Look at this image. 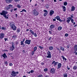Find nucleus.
Masks as SVG:
<instances>
[{
	"mask_svg": "<svg viewBox=\"0 0 77 77\" xmlns=\"http://www.w3.org/2000/svg\"><path fill=\"white\" fill-rule=\"evenodd\" d=\"M17 16H18V15L17 14H15V16L16 18H17Z\"/></svg>",
	"mask_w": 77,
	"mask_h": 77,
	"instance_id": "338daca9",
	"label": "nucleus"
},
{
	"mask_svg": "<svg viewBox=\"0 0 77 77\" xmlns=\"http://www.w3.org/2000/svg\"><path fill=\"white\" fill-rule=\"evenodd\" d=\"M63 5L64 6H66L68 5V3L66 2H65L64 3Z\"/></svg>",
	"mask_w": 77,
	"mask_h": 77,
	"instance_id": "f704fd0d",
	"label": "nucleus"
},
{
	"mask_svg": "<svg viewBox=\"0 0 77 77\" xmlns=\"http://www.w3.org/2000/svg\"><path fill=\"white\" fill-rule=\"evenodd\" d=\"M61 57H62L63 58V59L64 60L65 58V57H64L63 56V55L61 56Z\"/></svg>",
	"mask_w": 77,
	"mask_h": 77,
	"instance_id": "3c124183",
	"label": "nucleus"
},
{
	"mask_svg": "<svg viewBox=\"0 0 77 77\" xmlns=\"http://www.w3.org/2000/svg\"><path fill=\"white\" fill-rule=\"evenodd\" d=\"M8 11L4 10L2 11V12L0 13V14L1 15H3L5 19H7L9 18V17L6 15V14H8Z\"/></svg>",
	"mask_w": 77,
	"mask_h": 77,
	"instance_id": "f257e3e1",
	"label": "nucleus"
},
{
	"mask_svg": "<svg viewBox=\"0 0 77 77\" xmlns=\"http://www.w3.org/2000/svg\"><path fill=\"white\" fill-rule=\"evenodd\" d=\"M75 55H77V52H75Z\"/></svg>",
	"mask_w": 77,
	"mask_h": 77,
	"instance_id": "774afa93",
	"label": "nucleus"
},
{
	"mask_svg": "<svg viewBox=\"0 0 77 77\" xmlns=\"http://www.w3.org/2000/svg\"><path fill=\"white\" fill-rule=\"evenodd\" d=\"M6 2L7 3H10L12 2V0H7Z\"/></svg>",
	"mask_w": 77,
	"mask_h": 77,
	"instance_id": "dca6fc26",
	"label": "nucleus"
},
{
	"mask_svg": "<svg viewBox=\"0 0 77 77\" xmlns=\"http://www.w3.org/2000/svg\"><path fill=\"white\" fill-rule=\"evenodd\" d=\"M1 29H2V30H4V29H5V27H2L1 28Z\"/></svg>",
	"mask_w": 77,
	"mask_h": 77,
	"instance_id": "6e6d98bb",
	"label": "nucleus"
},
{
	"mask_svg": "<svg viewBox=\"0 0 77 77\" xmlns=\"http://www.w3.org/2000/svg\"><path fill=\"white\" fill-rule=\"evenodd\" d=\"M34 36H35V37H36V36H37V34H36V33H34Z\"/></svg>",
	"mask_w": 77,
	"mask_h": 77,
	"instance_id": "c03bdc74",
	"label": "nucleus"
},
{
	"mask_svg": "<svg viewBox=\"0 0 77 77\" xmlns=\"http://www.w3.org/2000/svg\"><path fill=\"white\" fill-rule=\"evenodd\" d=\"M51 37H50V38H49L48 39V40H49V41H50L51 39Z\"/></svg>",
	"mask_w": 77,
	"mask_h": 77,
	"instance_id": "680f3d73",
	"label": "nucleus"
},
{
	"mask_svg": "<svg viewBox=\"0 0 77 77\" xmlns=\"http://www.w3.org/2000/svg\"><path fill=\"white\" fill-rule=\"evenodd\" d=\"M49 32L50 34H52V33L51 32V31H49Z\"/></svg>",
	"mask_w": 77,
	"mask_h": 77,
	"instance_id": "bf43d9fd",
	"label": "nucleus"
},
{
	"mask_svg": "<svg viewBox=\"0 0 77 77\" xmlns=\"http://www.w3.org/2000/svg\"><path fill=\"white\" fill-rule=\"evenodd\" d=\"M31 42V40H26L25 42V44H28V45H30V42Z\"/></svg>",
	"mask_w": 77,
	"mask_h": 77,
	"instance_id": "6e6552de",
	"label": "nucleus"
},
{
	"mask_svg": "<svg viewBox=\"0 0 77 77\" xmlns=\"http://www.w3.org/2000/svg\"><path fill=\"white\" fill-rule=\"evenodd\" d=\"M43 77V75H39L38 76V77Z\"/></svg>",
	"mask_w": 77,
	"mask_h": 77,
	"instance_id": "ea45409f",
	"label": "nucleus"
},
{
	"mask_svg": "<svg viewBox=\"0 0 77 77\" xmlns=\"http://www.w3.org/2000/svg\"><path fill=\"white\" fill-rule=\"evenodd\" d=\"M43 11L44 12H48V11H47L46 10H44Z\"/></svg>",
	"mask_w": 77,
	"mask_h": 77,
	"instance_id": "5fc2aeb1",
	"label": "nucleus"
},
{
	"mask_svg": "<svg viewBox=\"0 0 77 77\" xmlns=\"http://www.w3.org/2000/svg\"><path fill=\"white\" fill-rule=\"evenodd\" d=\"M77 67L75 66H74L73 67V69L75 70V69H77Z\"/></svg>",
	"mask_w": 77,
	"mask_h": 77,
	"instance_id": "2f4dec72",
	"label": "nucleus"
},
{
	"mask_svg": "<svg viewBox=\"0 0 77 77\" xmlns=\"http://www.w3.org/2000/svg\"><path fill=\"white\" fill-rule=\"evenodd\" d=\"M41 65H44V63H43V62L42 63H41Z\"/></svg>",
	"mask_w": 77,
	"mask_h": 77,
	"instance_id": "13d9d810",
	"label": "nucleus"
},
{
	"mask_svg": "<svg viewBox=\"0 0 77 77\" xmlns=\"http://www.w3.org/2000/svg\"><path fill=\"white\" fill-rule=\"evenodd\" d=\"M10 26L11 28L13 30H16V29H17V27L15 26V24H12Z\"/></svg>",
	"mask_w": 77,
	"mask_h": 77,
	"instance_id": "7ed1b4c3",
	"label": "nucleus"
},
{
	"mask_svg": "<svg viewBox=\"0 0 77 77\" xmlns=\"http://www.w3.org/2000/svg\"><path fill=\"white\" fill-rule=\"evenodd\" d=\"M62 66V64L60 63H58L57 65V69H60L61 68Z\"/></svg>",
	"mask_w": 77,
	"mask_h": 77,
	"instance_id": "9b49d317",
	"label": "nucleus"
},
{
	"mask_svg": "<svg viewBox=\"0 0 77 77\" xmlns=\"http://www.w3.org/2000/svg\"><path fill=\"white\" fill-rule=\"evenodd\" d=\"M48 56L46 57L48 58H51V52L49 51H48V53H47Z\"/></svg>",
	"mask_w": 77,
	"mask_h": 77,
	"instance_id": "0eeeda50",
	"label": "nucleus"
},
{
	"mask_svg": "<svg viewBox=\"0 0 77 77\" xmlns=\"http://www.w3.org/2000/svg\"><path fill=\"white\" fill-rule=\"evenodd\" d=\"M53 48L52 46H50L49 48V49L50 50H53Z\"/></svg>",
	"mask_w": 77,
	"mask_h": 77,
	"instance_id": "4be33fe9",
	"label": "nucleus"
},
{
	"mask_svg": "<svg viewBox=\"0 0 77 77\" xmlns=\"http://www.w3.org/2000/svg\"><path fill=\"white\" fill-rule=\"evenodd\" d=\"M11 8H14V6L11 5H8V9H9Z\"/></svg>",
	"mask_w": 77,
	"mask_h": 77,
	"instance_id": "ddd939ff",
	"label": "nucleus"
},
{
	"mask_svg": "<svg viewBox=\"0 0 77 77\" xmlns=\"http://www.w3.org/2000/svg\"><path fill=\"white\" fill-rule=\"evenodd\" d=\"M74 49L75 51H77V45H75V46Z\"/></svg>",
	"mask_w": 77,
	"mask_h": 77,
	"instance_id": "aec40b11",
	"label": "nucleus"
},
{
	"mask_svg": "<svg viewBox=\"0 0 77 77\" xmlns=\"http://www.w3.org/2000/svg\"><path fill=\"white\" fill-rule=\"evenodd\" d=\"M16 10H17V8H14V11H16Z\"/></svg>",
	"mask_w": 77,
	"mask_h": 77,
	"instance_id": "69168bd1",
	"label": "nucleus"
},
{
	"mask_svg": "<svg viewBox=\"0 0 77 77\" xmlns=\"http://www.w3.org/2000/svg\"><path fill=\"white\" fill-rule=\"evenodd\" d=\"M67 20H66V22L67 24H69V22H70V19L68 17L67 18Z\"/></svg>",
	"mask_w": 77,
	"mask_h": 77,
	"instance_id": "f3484780",
	"label": "nucleus"
},
{
	"mask_svg": "<svg viewBox=\"0 0 77 77\" xmlns=\"http://www.w3.org/2000/svg\"><path fill=\"white\" fill-rule=\"evenodd\" d=\"M18 41H17L15 42V44L16 45H17L18 44Z\"/></svg>",
	"mask_w": 77,
	"mask_h": 77,
	"instance_id": "de8ad7c7",
	"label": "nucleus"
},
{
	"mask_svg": "<svg viewBox=\"0 0 77 77\" xmlns=\"http://www.w3.org/2000/svg\"><path fill=\"white\" fill-rule=\"evenodd\" d=\"M32 13L35 16H37V15H38L39 14V13L35 11H33Z\"/></svg>",
	"mask_w": 77,
	"mask_h": 77,
	"instance_id": "20e7f679",
	"label": "nucleus"
},
{
	"mask_svg": "<svg viewBox=\"0 0 77 77\" xmlns=\"http://www.w3.org/2000/svg\"><path fill=\"white\" fill-rule=\"evenodd\" d=\"M60 50H62V51H63L64 50V48L62 47V46L60 47Z\"/></svg>",
	"mask_w": 77,
	"mask_h": 77,
	"instance_id": "b1692460",
	"label": "nucleus"
},
{
	"mask_svg": "<svg viewBox=\"0 0 77 77\" xmlns=\"http://www.w3.org/2000/svg\"><path fill=\"white\" fill-rule=\"evenodd\" d=\"M62 8H63V12H65L66 11V7L65 6H62Z\"/></svg>",
	"mask_w": 77,
	"mask_h": 77,
	"instance_id": "a211bd4d",
	"label": "nucleus"
},
{
	"mask_svg": "<svg viewBox=\"0 0 77 77\" xmlns=\"http://www.w3.org/2000/svg\"><path fill=\"white\" fill-rule=\"evenodd\" d=\"M37 49V47H35L34 48V51H35Z\"/></svg>",
	"mask_w": 77,
	"mask_h": 77,
	"instance_id": "473e14b6",
	"label": "nucleus"
},
{
	"mask_svg": "<svg viewBox=\"0 0 77 77\" xmlns=\"http://www.w3.org/2000/svg\"><path fill=\"white\" fill-rule=\"evenodd\" d=\"M20 32V28H18L17 29V33H19Z\"/></svg>",
	"mask_w": 77,
	"mask_h": 77,
	"instance_id": "bb28decb",
	"label": "nucleus"
},
{
	"mask_svg": "<svg viewBox=\"0 0 77 77\" xmlns=\"http://www.w3.org/2000/svg\"><path fill=\"white\" fill-rule=\"evenodd\" d=\"M17 6L18 8H21V6L20 5H17Z\"/></svg>",
	"mask_w": 77,
	"mask_h": 77,
	"instance_id": "a19ab883",
	"label": "nucleus"
},
{
	"mask_svg": "<svg viewBox=\"0 0 77 77\" xmlns=\"http://www.w3.org/2000/svg\"><path fill=\"white\" fill-rule=\"evenodd\" d=\"M49 6V5H46V8L47 9H48V8Z\"/></svg>",
	"mask_w": 77,
	"mask_h": 77,
	"instance_id": "79ce46f5",
	"label": "nucleus"
},
{
	"mask_svg": "<svg viewBox=\"0 0 77 77\" xmlns=\"http://www.w3.org/2000/svg\"><path fill=\"white\" fill-rule=\"evenodd\" d=\"M63 77H67V75H68L66 73H65L63 75Z\"/></svg>",
	"mask_w": 77,
	"mask_h": 77,
	"instance_id": "7c9ffc66",
	"label": "nucleus"
},
{
	"mask_svg": "<svg viewBox=\"0 0 77 77\" xmlns=\"http://www.w3.org/2000/svg\"><path fill=\"white\" fill-rule=\"evenodd\" d=\"M70 20H71L72 23H74V20H73V19H71Z\"/></svg>",
	"mask_w": 77,
	"mask_h": 77,
	"instance_id": "58836bf2",
	"label": "nucleus"
},
{
	"mask_svg": "<svg viewBox=\"0 0 77 77\" xmlns=\"http://www.w3.org/2000/svg\"><path fill=\"white\" fill-rule=\"evenodd\" d=\"M34 54V51H32V52L31 54L32 56H33V54Z\"/></svg>",
	"mask_w": 77,
	"mask_h": 77,
	"instance_id": "a18cd8bd",
	"label": "nucleus"
},
{
	"mask_svg": "<svg viewBox=\"0 0 77 77\" xmlns=\"http://www.w3.org/2000/svg\"><path fill=\"white\" fill-rule=\"evenodd\" d=\"M75 8L74 6H72L71 8V11H75Z\"/></svg>",
	"mask_w": 77,
	"mask_h": 77,
	"instance_id": "2eb2a0df",
	"label": "nucleus"
},
{
	"mask_svg": "<svg viewBox=\"0 0 77 77\" xmlns=\"http://www.w3.org/2000/svg\"><path fill=\"white\" fill-rule=\"evenodd\" d=\"M5 64V65L6 66H8V62L7 61L4 62Z\"/></svg>",
	"mask_w": 77,
	"mask_h": 77,
	"instance_id": "72a5a7b5",
	"label": "nucleus"
},
{
	"mask_svg": "<svg viewBox=\"0 0 77 77\" xmlns=\"http://www.w3.org/2000/svg\"><path fill=\"white\" fill-rule=\"evenodd\" d=\"M67 69H68V70H69L70 69V68H68V66H67Z\"/></svg>",
	"mask_w": 77,
	"mask_h": 77,
	"instance_id": "4d7b16f0",
	"label": "nucleus"
},
{
	"mask_svg": "<svg viewBox=\"0 0 77 77\" xmlns=\"http://www.w3.org/2000/svg\"><path fill=\"white\" fill-rule=\"evenodd\" d=\"M44 71L45 72H46V71H48V69H47V68H45L44 69Z\"/></svg>",
	"mask_w": 77,
	"mask_h": 77,
	"instance_id": "e433bc0d",
	"label": "nucleus"
},
{
	"mask_svg": "<svg viewBox=\"0 0 77 77\" xmlns=\"http://www.w3.org/2000/svg\"><path fill=\"white\" fill-rule=\"evenodd\" d=\"M18 72H15L14 71H13L12 72V73L11 74V75H12V77H15V76H17V74H18Z\"/></svg>",
	"mask_w": 77,
	"mask_h": 77,
	"instance_id": "f03ea898",
	"label": "nucleus"
},
{
	"mask_svg": "<svg viewBox=\"0 0 77 77\" xmlns=\"http://www.w3.org/2000/svg\"><path fill=\"white\" fill-rule=\"evenodd\" d=\"M58 20L60 22H62L63 21V20H62L61 19H60Z\"/></svg>",
	"mask_w": 77,
	"mask_h": 77,
	"instance_id": "49530a36",
	"label": "nucleus"
},
{
	"mask_svg": "<svg viewBox=\"0 0 77 77\" xmlns=\"http://www.w3.org/2000/svg\"><path fill=\"white\" fill-rule=\"evenodd\" d=\"M12 45L10 49V50L11 51H13L15 49V47L14 46V42H12Z\"/></svg>",
	"mask_w": 77,
	"mask_h": 77,
	"instance_id": "39448f33",
	"label": "nucleus"
},
{
	"mask_svg": "<svg viewBox=\"0 0 77 77\" xmlns=\"http://www.w3.org/2000/svg\"><path fill=\"white\" fill-rule=\"evenodd\" d=\"M5 36V34L3 33H1L0 34V39H2L3 38V37Z\"/></svg>",
	"mask_w": 77,
	"mask_h": 77,
	"instance_id": "9d476101",
	"label": "nucleus"
},
{
	"mask_svg": "<svg viewBox=\"0 0 77 77\" xmlns=\"http://www.w3.org/2000/svg\"><path fill=\"white\" fill-rule=\"evenodd\" d=\"M56 19H57V20H59L60 19V17L59 16H57L56 17H55Z\"/></svg>",
	"mask_w": 77,
	"mask_h": 77,
	"instance_id": "412c9836",
	"label": "nucleus"
},
{
	"mask_svg": "<svg viewBox=\"0 0 77 77\" xmlns=\"http://www.w3.org/2000/svg\"><path fill=\"white\" fill-rule=\"evenodd\" d=\"M4 39L5 40V42H6V41H7V40H8V38H5Z\"/></svg>",
	"mask_w": 77,
	"mask_h": 77,
	"instance_id": "603ef678",
	"label": "nucleus"
},
{
	"mask_svg": "<svg viewBox=\"0 0 77 77\" xmlns=\"http://www.w3.org/2000/svg\"><path fill=\"white\" fill-rule=\"evenodd\" d=\"M57 63H59V62H56L55 61H53L52 62V65H53V64H54V66H56V65L57 64Z\"/></svg>",
	"mask_w": 77,
	"mask_h": 77,
	"instance_id": "1a4fd4ad",
	"label": "nucleus"
},
{
	"mask_svg": "<svg viewBox=\"0 0 77 77\" xmlns=\"http://www.w3.org/2000/svg\"><path fill=\"white\" fill-rule=\"evenodd\" d=\"M62 28L61 26H59L58 28V30H61L62 29Z\"/></svg>",
	"mask_w": 77,
	"mask_h": 77,
	"instance_id": "cd10ccee",
	"label": "nucleus"
},
{
	"mask_svg": "<svg viewBox=\"0 0 77 77\" xmlns=\"http://www.w3.org/2000/svg\"><path fill=\"white\" fill-rule=\"evenodd\" d=\"M12 38L13 39L14 38L15 39V38H17V36H16L15 35H14L12 36Z\"/></svg>",
	"mask_w": 77,
	"mask_h": 77,
	"instance_id": "c9c22d12",
	"label": "nucleus"
},
{
	"mask_svg": "<svg viewBox=\"0 0 77 77\" xmlns=\"http://www.w3.org/2000/svg\"><path fill=\"white\" fill-rule=\"evenodd\" d=\"M65 36H66V37L68 36V34L66 33L65 34Z\"/></svg>",
	"mask_w": 77,
	"mask_h": 77,
	"instance_id": "8fccbe9b",
	"label": "nucleus"
},
{
	"mask_svg": "<svg viewBox=\"0 0 77 77\" xmlns=\"http://www.w3.org/2000/svg\"><path fill=\"white\" fill-rule=\"evenodd\" d=\"M6 54L5 53H4L2 55V56L4 58V59H5V58H7V55H6Z\"/></svg>",
	"mask_w": 77,
	"mask_h": 77,
	"instance_id": "4468645a",
	"label": "nucleus"
},
{
	"mask_svg": "<svg viewBox=\"0 0 77 77\" xmlns=\"http://www.w3.org/2000/svg\"><path fill=\"white\" fill-rule=\"evenodd\" d=\"M54 14V11L53 10H50V11L49 15H50V16H52L53 15V14Z\"/></svg>",
	"mask_w": 77,
	"mask_h": 77,
	"instance_id": "f8f14e48",
	"label": "nucleus"
},
{
	"mask_svg": "<svg viewBox=\"0 0 77 77\" xmlns=\"http://www.w3.org/2000/svg\"><path fill=\"white\" fill-rule=\"evenodd\" d=\"M54 27V25L53 24H52L50 26V28L51 29H53Z\"/></svg>",
	"mask_w": 77,
	"mask_h": 77,
	"instance_id": "6ab92c4d",
	"label": "nucleus"
},
{
	"mask_svg": "<svg viewBox=\"0 0 77 77\" xmlns=\"http://www.w3.org/2000/svg\"><path fill=\"white\" fill-rule=\"evenodd\" d=\"M23 41H21L22 42H24V41H25V38H24L22 40Z\"/></svg>",
	"mask_w": 77,
	"mask_h": 77,
	"instance_id": "864d4df0",
	"label": "nucleus"
},
{
	"mask_svg": "<svg viewBox=\"0 0 77 77\" xmlns=\"http://www.w3.org/2000/svg\"><path fill=\"white\" fill-rule=\"evenodd\" d=\"M70 17H68L70 20H71V19H72V18H74V16H73L72 15H71Z\"/></svg>",
	"mask_w": 77,
	"mask_h": 77,
	"instance_id": "5701e85b",
	"label": "nucleus"
},
{
	"mask_svg": "<svg viewBox=\"0 0 77 77\" xmlns=\"http://www.w3.org/2000/svg\"><path fill=\"white\" fill-rule=\"evenodd\" d=\"M13 11H14L13 9L11 10L10 11H11V12H13Z\"/></svg>",
	"mask_w": 77,
	"mask_h": 77,
	"instance_id": "e2e57ef3",
	"label": "nucleus"
},
{
	"mask_svg": "<svg viewBox=\"0 0 77 77\" xmlns=\"http://www.w3.org/2000/svg\"><path fill=\"white\" fill-rule=\"evenodd\" d=\"M13 65V64L12 63H9V66H12Z\"/></svg>",
	"mask_w": 77,
	"mask_h": 77,
	"instance_id": "09e8293b",
	"label": "nucleus"
},
{
	"mask_svg": "<svg viewBox=\"0 0 77 77\" xmlns=\"http://www.w3.org/2000/svg\"><path fill=\"white\" fill-rule=\"evenodd\" d=\"M47 14H48V12H45L44 14V16L45 17V16H47Z\"/></svg>",
	"mask_w": 77,
	"mask_h": 77,
	"instance_id": "c85d7f7f",
	"label": "nucleus"
},
{
	"mask_svg": "<svg viewBox=\"0 0 77 77\" xmlns=\"http://www.w3.org/2000/svg\"><path fill=\"white\" fill-rule=\"evenodd\" d=\"M56 71H55V69L54 68H52L50 70L51 73V74H54L55 73V72Z\"/></svg>",
	"mask_w": 77,
	"mask_h": 77,
	"instance_id": "423d86ee",
	"label": "nucleus"
},
{
	"mask_svg": "<svg viewBox=\"0 0 77 77\" xmlns=\"http://www.w3.org/2000/svg\"><path fill=\"white\" fill-rule=\"evenodd\" d=\"M39 48L41 49V50H43L44 49V47H42L41 46H38Z\"/></svg>",
	"mask_w": 77,
	"mask_h": 77,
	"instance_id": "a878e982",
	"label": "nucleus"
},
{
	"mask_svg": "<svg viewBox=\"0 0 77 77\" xmlns=\"http://www.w3.org/2000/svg\"><path fill=\"white\" fill-rule=\"evenodd\" d=\"M53 21H56V19H53Z\"/></svg>",
	"mask_w": 77,
	"mask_h": 77,
	"instance_id": "0e129e2a",
	"label": "nucleus"
},
{
	"mask_svg": "<svg viewBox=\"0 0 77 77\" xmlns=\"http://www.w3.org/2000/svg\"><path fill=\"white\" fill-rule=\"evenodd\" d=\"M29 31L31 33L32 35H34V32H33V31L31 29H30Z\"/></svg>",
	"mask_w": 77,
	"mask_h": 77,
	"instance_id": "393cba45",
	"label": "nucleus"
},
{
	"mask_svg": "<svg viewBox=\"0 0 77 77\" xmlns=\"http://www.w3.org/2000/svg\"><path fill=\"white\" fill-rule=\"evenodd\" d=\"M20 44H21V45H24V42L21 41Z\"/></svg>",
	"mask_w": 77,
	"mask_h": 77,
	"instance_id": "4c0bfd02",
	"label": "nucleus"
},
{
	"mask_svg": "<svg viewBox=\"0 0 77 77\" xmlns=\"http://www.w3.org/2000/svg\"><path fill=\"white\" fill-rule=\"evenodd\" d=\"M26 12L27 11H26V10L23 9L22 11H20V12Z\"/></svg>",
	"mask_w": 77,
	"mask_h": 77,
	"instance_id": "c756f323",
	"label": "nucleus"
},
{
	"mask_svg": "<svg viewBox=\"0 0 77 77\" xmlns=\"http://www.w3.org/2000/svg\"><path fill=\"white\" fill-rule=\"evenodd\" d=\"M20 0H14L15 2H19Z\"/></svg>",
	"mask_w": 77,
	"mask_h": 77,
	"instance_id": "052dcab7",
	"label": "nucleus"
},
{
	"mask_svg": "<svg viewBox=\"0 0 77 77\" xmlns=\"http://www.w3.org/2000/svg\"><path fill=\"white\" fill-rule=\"evenodd\" d=\"M30 72L31 73H33L34 72V71L33 70H31Z\"/></svg>",
	"mask_w": 77,
	"mask_h": 77,
	"instance_id": "37998d69",
	"label": "nucleus"
}]
</instances>
